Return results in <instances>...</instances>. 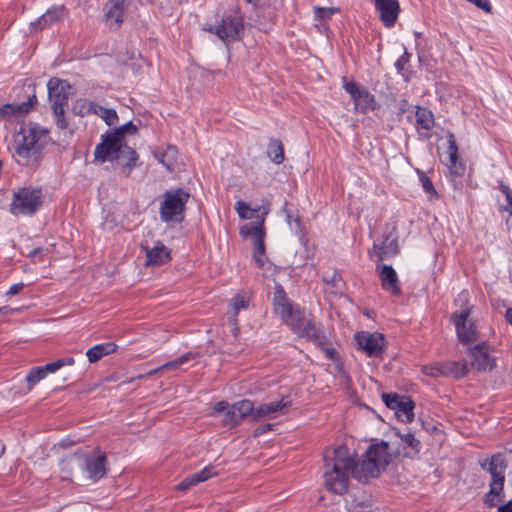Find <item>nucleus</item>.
<instances>
[{
    "mask_svg": "<svg viewBox=\"0 0 512 512\" xmlns=\"http://www.w3.org/2000/svg\"><path fill=\"white\" fill-rule=\"evenodd\" d=\"M229 403L227 401H219L214 405V412L227 414V410H230Z\"/></svg>",
    "mask_w": 512,
    "mask_h": 512,
    "instance_id": "52",
    "label": "nucleus"
},
{
    "mask_svg": "<svg viewBox=\"0 0 512 512\" xmlns=\"http://www.w3.org/2000/svg\"><path fill=\"white\" fill-rule=\"evenodd\" d=\"M92 107H94V102L87 99H78L74 103L72 110L76 115L85 116L91 113Z\"/></svg>",
    "mask_w": 512,
    "mask_h": 512,
    "instance_id": "38",
    "label": "nucleus"
},
{
    "mask_svg": "<svg viewBox=\"0 0 512 512\" xmlns=\"http://www.w3.org/2000/svg\"><path fill=\"white\" fill-rule=\"evenodd\" d=\"M3 311V308H0V313Z\"/></svg>",
    "mask_w": 512,
    "mask_h": 512,
    "instance_id": "63",
    "label": "nucleus"
},
{
    "mask_svg": "<svg viewBox=\"0 0 512 512\" xmlns=\"http://www.w3.org/2000/svg\"><path fill=\"white\" fill-rule=\"evenodd\" d=\"M127 7V0H109L104 6V20L110 28L117 30L123 23V14Z\"/></svg>",
    "mask_w": 512,
    "mask_h": 512,
    "instance_id": "19",
    "label": "nucleus"
},
{
    "mask_svg": "<svg viewBox=\"0 0 512 512\" xmlns=\"http://www.w3.org/2000/svg\"><path fill=\"white\" fill-rule=\"evenodd\" d=\"M420 175V182L422 184V188L424 192L428 195L430 200L438 199V193L434 188V185L429 177H427L423 172L418 171Z\"/></svg>",
    "mask_w": 512,
    "mask_h": 512,
    "instance_id": "39",
    "label": "nucleus"
},
{
    "mask_svg": "<svg viewBox=\"0 0 512 512\" xmlns=\"http://www.w3.org/2000/svg\"><path fill=\"white\" fill-rule=\"evenodd\" d=\"M402 441L412 449L418 451L420 442L415 438L414 434L408 432L400 435Z\"/></svg>",
    "mask_w": 512,
    "mask_h": 512,
    "instance_id": "44",
    "label": "nucleus"
},
{
    "mask_svg": "<svg viewBox=\"0 0 512 512\" xmlns=\"http://www.w3.org/2000/svg\"><path fill=\"white\" fill-rule=\"evenodd\" d=\"M500 191L505 195L506 200H512V190L509 186L505 185L504 183H501L499 186Z\"/></svg>",
    "mask_w": 512,
    "mask_h": 512,
    "instance_id": "55",
    "label": "nucleus"
},
{
    "mask_svg": "<svg viewBox=\"0 0 512 512\" xmlns=\"http://www.w3.org/2000/svg\"><path fill=\"white\" fill-rule=\"evenodd\" d=\"M249 306V299L241 293L236 294L232 300H231V308L233 312L234 321L236 322V316L238 313L243 310L247 309Z\"/></svg>",
    "mask_w": 512,
    "mask_h": 512,
    "instance_id": "35",
    "label": "nucleus"
},
{
    "mask_svg": "<svg viewBox=\"0 0 512 512\" xmlns=\"http://www.w3.org/2000/svg\"><path fill=\"white\" fill-rule=\"evenodd\" d=\"M343 88L353 99L356 110L366 114L375 109V97L366 87L354 81H345Z\"/></svg>",
    "mask_w": 512,
    "mask_h": 512,
    "instance_id": "11",
    "label": "nucleus"
},
{
    "mask_svg": "<svg viewBox=\"0 0 512 512\" xmlns=\"http://www.w3.org/2000/svg\"><path fill=\"white\" fill-rule=\"evenodd\" d=\"M120 165L123 166V168L125 167V163L128 162V157H123L121 160H116Z\"/></svg>",
    "mask_w": 512,
    "mask_h": 512,
    "instance_id": "61",
    "label": "nucleus"
},
{
    "mask_svg": "<svg viewBox=\"0 0 512 512\" xmlns=\"http://www.w3.org/2000/svg\"><path fill=\"white\" fill-rule=\"evenodd\" d=\"M323 281L337 286V283L341 281V275L338 272H333L330 276L325 274L323 275Z\"/></svg>",
    "mask_w": 512,
    "mask_h": 512,
    "instance_id": "51",
    "label": "nucleus"
},
{
    "mask_svg": "<svg viewBox=\"0 0 512 512\" xmlns=\"http://www.w3.org/2000/svg\"><path fill=\"white\" fill-rule=\"evenodd\" d=\"M101 118L105 121V123L108 126H112L116 124L118 121V115L114 109L107 108L105 111H103V115Z\"/></svg>",
    "mask_w": 512,
    "mask_h": 512,
    "instance_id": "43",
    "label": "nucleus"
},
{
    "mask_svg": "<svg viewBox=\"0 0 512 512\" xmlns=\"http://www.w3.org/2000/svg\"><path fill=\"white\" fill-rule=\"evenodd\" d=\"M240 233L243 237L251 236L253 238V241H255V239H258L259 236H261V238H264L265 237L264 220L262 219L258 223H249V224L243 226L240 230Z\"/></svg>",
    "mask_w": 512,
    "mask_h": 512,
    "instance_id": "30",
    "label": "nucleus"
},
{
    "mask_svg": "<svg viewBox=\"0 0 512 512\" xmlns=\"http://www.w3.org/2000/svg\"><path fill=\"white\" fill-rule=\"evenodd\" d=\"M422 372L427 376H431V377H435V378L443 377L441 362H436V363L430 364V365H424L422 367Z\"/></svg>",
    "mask_w": 512,
    "mask_h": 512,
    "instance_id": "41",
    "label": "nucleus"
},
{
    "mask_svg": "<svg viewBox=\"0 0 512 512\" xmlns=\"http://www.w3.org/2000/svg\"><path fill=\"white\" fill-rule=\"evenodd\" d=\"M273 305L275 312L294 333L312 341L328 359H335L336 351L322 326L317 325L310 314L307 315L299 306L294 305L280 285L275 287Z\"/></svg>",
    "mask_w": 512,
    "mask_h": 512,
    "instance_id": "2",
    "label": "nucleus"
},
{
    "mask_svg": "<svg viewBox=\"0 0 512 512\" xmlns=\"http://www.w3.org/2000/svg\"><path fill=\"white\" fill-rule=\"evenodd\" d=\"M376 10L379 12L380 20L386 27L395 25L400 6L398 0H373Z\"/></svg>",
    "mask_w": 512,
    "mask_h": 512,
    "instance_id": "20",
    "label": "nucleus"
},
{
    "mask_svg": "<svg viewBox=\"0 0 512 512\" xmlns=\"http://www.w3.org/2000/svg\"><path fill=\"white\" fill-rule=\"evenodd\" d=\"M374 249L379 261L396 256L399 252L396 227H393L380 244L374 243Z\"/></svg>",
    "mask_w": 512,
    "mask_h": 512,
    "instance_id": "21",
    "label": "nucleus"
},
{
    "mask_svg": "<svg viewBox=\"0 0 512 512\" xmlns=\"http://www.w3.org/2000/svg\"><path fill=\"white\" fill-rule=\"evenodd\" d=\"M49 99L53 110L65 109L68 103L70 85L65 80L51 78L47 84Z\"/></svg>",
    "mask_w": 512,
    "mask_h": 512,
    "instance_id": "14",
    "label": "nucleus"
},
{
    "mask_svg": "<svg viewBox=\"0 0 512 512\" xmlns=\"http://www.w3.org/2000/svg\"><path fill=\"white\" fill-rule=\"evenodd\" d=\"M507 463L501 454L491 457L488 471L491 474L490 489L484 497L489 507H497L504 498L505 470Z\"/></svg>",
    "mask_w": 512,
    "mask_h": 512,
    "instance_id": "6",
    "label": "nucleus"
},
{
    "mask_svg": "<svg viewBox=\"0 0 512 512\" xmlns=\"http://www.w3.org/2000/svg\"><path fill=\"white\" fill-rule=\"evenodd\" d=\"M441 367L443 377H453L459 379L468 373V367L465 362L444 361L441 362Z\"/></svg>",
    "mask_w": 512,
    "mask_h": 512,
    "instance_id": "27",
    "label": "nucleus"
},
{
    "mask_svg": "<svg viewBox=\"0 0 512 512\" xmlns=\"http://www.w3.org/2000/svg\"><path fill=\"white\" fill-rule=\"evenodd\" d=\"M117 349V345L113 342H106L97 344L86 352V356L90 363H96L102 357L114 353Z\"/></svg>",
    "mask_w": 512,
    "mask_h": 512,
    "instance_id": "28",
    "label": "nucleus"
},
{
    "mask_svg": "<svg viewBox=\"0 0 512 512\" xmlns=\"http://www.w3.org/2000/svg\"><path fill=\"white\" fill-rule=\"evenodd\" d=\"M339 11L338 8L335 7H315L314 14L318 19L326 20L330 19L335 13Z\"/></svg>",
    "mask_w": 512,
    "mask_h": 512,
    "instance_id": "40",
    "label": "nucleus"
},
{
    "mask_svg": "<svg viewBox=\"0 0 512 512\" xmlns=\"http://www.w3.org/2000/svg\"><path fill=\"white\" fill-rule=\"evenodd\" d=\"M72 461L73 459L72 458H68V459H65L61 462V466H62V472L65 473L66 475L63 477L65 479H68L70 478V472L72 470Z\"/></svg>",
    "mask_w": 512,
    "mask_h": 512,
    "instance_id": "50",
    "label": "nucleus"
},
{
    "mask_svg": "<svg viewBox=\"0 0 512 512\" xmlns=\"http://www.w3.org/2000/svg\"><path fill=\"white\" fill-rule=\"evenodd\" d=\"M416 129L420 135L429 137V131L434 127L435 119L432 111L418 106L415 112Z\"/></svg>",
    "mask_w": 512,
    "mask_h": 512,
    "instance_id": "25",
    "label": "nucleus"
},
{
    "mask_svg": "<svg viewBox=\"0 0 512 512\" xmlns=\"http://www.w3.org/2000/svg\"><path fill=\"white\" fill-rule=\"evenodd\" d=\"M382 400L386 406L395 411L398 420L409 423L414 418V402L407 396L396 393H383Z\"/></svg>",
    "mask_w": 512,
    "mask_h": 512,
    "instance_id": "10",
    "label": "nucleus"
},
{
    "mask_svg": "<svg viewBox=\"0 0 512 512\" xmlns=\"http://www.w3.org/2000/svg\"><path fill=\"white\" fill-rule=\"evenodd\" d=\"M448 140V154H458V146L455 140V137L452 133H449L447 136Z\"/></svg>",
    "mask_w": 512,
    "mask_h": 512,
    "instance_id": "47",
    "label": "nucleus"
},
{
    "mask_svg": "<svg viewBox=\"0 0 512 512\" xmlns=\"http://www.w3.org/2000/svg\"><path fill=\"white\" fill-rule=\"evenodd\" d=\"M49 142L48 130L38 126L22 127L14 137L13 157L18 165L35 171L42 164Z\"/></svg>",
    "mask_w": 512,
    "mask_h": 512,
    "instance_id": "3",
    "label": "nucleus"
},
{
    "mask_svg": "<svg viewBox=\"0 0 512 512\" xmlns=\"http://www.w3.org/2000/svg\"><path fill=\"white\" fill-rule=\"evenodd\" d=\"M106 109L107 108H104V107L94 103V107H92L91 113L96 114L101 117L103 115V111H105Z\"/></svg>",
    "mask_w": 512,
    "mask_h": 512,
    "instance_id": "56",
    "label": "nucleus"
},
{
    "mask_svg": "<svg viewBox=\"0 0 512 512\" xmlns=\"http://www.w3.org/2000/svg\"><path fill=\"white\" fill-rule=\"evenodd\" d=\"M324 479L326 488L338 495L348 491L350 473L361 482L375 478L389 464L388 443L371 444L359 463H355L349 449L339 446L331 455H325Z\"/></svg>",
    "mask_w": 512,
    "mask_h": 512,
    "instance_id": "1",
    "label": "nucleus"
},
{
    "mask_svg": "<svg viewBox=\"0 0 512 512\" xmlns=\"http://www.w3.org/2000/svg\"><path fill=\"white\" fill-rule=\"evenodd\" d=\"M95 159L100 162L121 160L123 157H128V162L125 163L124 177H129L133 168L138 166L139 156L137 152L124 144V141L119 137L118 132L109 131L102 135V142L95 147Z\"/></svg>",
    "mask_w": 512,
    "mask_h": 512,
    "instance_id": "4",
    "label": "nucleus"
},
{
    "mask_svg": "<svg viewBox=\"0 0 512 512\" xmlns=\"http://www.w3.org/2000/svg\"><path fill=\"white\" fill-rule=\"evenodd\" d=\"M43 191L39 187L26 186L13 193L10 212L13 215H34L43 204Z\"/></svg>",
    "mask_w": 512,
    "mask_h": 512,
    "instance_id": "5",
    "label": "nucleus"
},
{
    "mask_svg": "<svg viewBox=\"0 0 512 512\" xmlns=\"http://www.w3.org/2000/svg\"><path fill=\"white\" fill-rule=\"evenodd\" d=\"M355 340L369 357H379L384 352L385 339L381 333L361 331L355 334Z\"/></svg>",
    "mask_w": 512,
    "mask_h": 512,
    "instance_id": "13",
    "label": "nucleus"
},
{
    "mask_svg": "<svg viewBox=\"0 0 512 512\" xmlns=\"http://www.w3.org/2000/svg\"><path fill=\"white\" fill-rule=\"evenodd\" d=\"M114 132L119 133V137L124 141V136L126 133L134 134L137 132V127L130 121L124 125H122L120 128H117L113 130Z\"/></svg>",
    "mask_w": 512,
    "mask_h": 512,
    "instance_id": "45",
    "label": "nucleus"
},
{
    "mask_svg": "<svg viewBox=\"0 0 512 512\" xmlns=\"http://www.w3.org/2000/svg\"><path fill=\"white\" fill-rule=\"evenodd\" d=\"M217 474L218 473L214 466H212V465L206 466L201 471L187 476L176 486V488H177V490L185 491L200 482H204V481L212 478L213 476H216Z\"/></svg>",
    "mask_w": 512,
    "mask_h": 512,
    "instance_id": "24",
    "label": "nucleus"
},
{
    "mask_svg": "<svg viewBox=\"0 0 512 512\" xmlns=\"http://www.w3.org/2000/svg\"><path fill=\"white\" fill-rule=\"evenodd\" d=\"M196 357V354L192 353V352H188L184 355H181L180 357L176 358L175 360H172V361H169V362H166L165 364H163L162 366L150 371L148 373V375H153L155 374L156 372L160 371V370H169V369H177L179 368L180 366H182L183 364L187 363L188 361L194 359Z\"/></svg>",
    "mask_w": 512,
    "mask_h": 512,
    "instance_id": "32",
    "label": "nucleus"
},
{
    "mask_svg": "<svg viewBox=\"0 0 512 512\" xmlns=\"http://www.w3.org/2000/svg\"><path fill=\"white\" fill-rule=\"evenodd\" d=\"M498 512H512V500L504 505L498 506Z\"/></svg>",
    "mask_w": 512,
    "mask_h": 512,
    "instance_id": "57",
    "label": "nucleus"
},
{
    "mask_svg": "<svg viewBox=\"0 0 512 512\" xmlns=\"http://www.w3.org/2000/svg\"><path fill=\"white\" fill-rule=\"evenodd\" d=\"M59 362L63 363V367L66 365H73L74 364V358L73 357H66L58 359Z\"/></svg>",
    "mask_w": 512,
    "mask_h": 512,
    "instance_id": "59",
    "label": "nucleus"
},
{
    "mask_svg": "<svg viewBox=\"0 0 512 512\" xmlns=\"http://www.w3.org/2000/svg\"><path fill=\"white\" fill-rule=\"evenodd\" d=\"M264 254H265L264 238H261V236H259L258 239H255V241H254V251H253V257H254V260L257 263L258 267H263L265 264V261L263 258Z\"/></svg>",
    "mask_w": 512,
    "mask_h": 512,
    "instance_id": "36",
    "label": "nucleus"
},
{
    "mask_svg": "<svg viewBox=\"0 0 512 512\" xmlns=\"http://www.w3.org/2000/svg\"><path fill=\"white\" fill-rule=\"evenodd\" d=\"M377 271L382 289L394 296L401 295L400 281L394 268L390 265L381 264L377 265Z\"/></svg>",
    "mask_w": 512,
    "mask_h": 512,
    "instance_id": "18",
    "label": "nucleus"
},
{
    "mask_svg": "<svg viewBox=\"0 0 512 512\" xmlns=\"http://www.w3.org/2000/svg\"><path fill=\"white\" fill-rule=\"evenodd\" d=\"M207 30L211 33H215L222 41L226 43L234 42L239 40L243 34V18L236 12L225 14L223 15L219 25H217L215 28L210 26Z\"/></svg>",
    "mask_w": 512,
    "mask_h": 512,
    "instance_id": "8",
    "label": "nucleus"
},
{
    "mask_svg": "<svg viewBox=\"0 0 512 512\" xmlns=\"http://www.w3.org/2000/svg\"><path fill=\"white\" fill-rule=\"evenodd\" d=\"M4 451H5V446L0 443V457L3 455Z\"/></svg>",
    "mask_w": 512,
    "mask_h": 512,
    "instance_id": "62",
    "label": "nucleus"
},
{
    "mask_svg": "<svg viewBox=\"0 0 512 512\" xmlns=\"http://www.w3.org/2000/svg\"><path fill=\"white\" fill-rule=\"evenodd\" d=\"M3 311V308H0V313Z\"/></svg>",
    "mask_w": 512,
    "mask_h": 512,
    "instance_id": "64",
    "label": "nucleus"
},
{
    "mask_svg": "<svg viewBox=\"0 0 512 512\" xmlns=\"http://www.w3.org/2000/svg\"><path fill=\"white\" fill-rule=\"evenodd\" d=\"M505 319L507 323L512 326V308H508L505 312Z\"/></svg>",
    "mask_w": 512,
    "mask_h": 512,
    "instance_id": "60",
    "label": "nucleus"
},
{
    "mask_svg": "<svg viewBox=\"0 0 512 512\" xmlns=\"http://www.w3.org/2000/svg\"><path fill=\"white\" fill-rule=\"evenodd\" d=\"M24 288V284L23 283H16V284H13L9 290L6 292V295L7 296H13V295H16L18 293H20Z\"/></svg>",
    "mask_w": 512,
    "mask_h": 512,
    "instance_id": "53",
    "label": "nucleus"
},
{
    "mask_svg": "<svg viewBox=\"0 0 512 512\" xmlns=\"http://www.w3.org/2000/svg\"><path fill=\"white\" fill-rule=\"evenodd\" d=\"M67 10L64 5H55L49 8L45 14L30 24L31 31H41L47 27L58 23L67 16Z\"/></svg>",
    "mask_w": 512,
    "mask_h": 512,
    "instance_id": "17",
    "label": "nucleus"
},
{
    "mask_svg": "<svg viewBox=\"0 0 512 512\" xmlns=\"http://www.w3.org/2000/svg\"><path fill=\"white\" fill-rule=\"evenodd\" d=\"M449 161L447 167L450 173L456 177L462 176L465 173V165L459 160L458 154H448Z\"/></svg>",
    "mask_w": 512,
    "mask_h": 512,
    "instance_id": "34",
    "label": "nucleus"
},
{
    "mask_svg": "<svg viewBox=\"0 0 512 512\" xmlns=\"http://www.w3.org/2000/svg\"><path fill=\"white\" fill-rule=\"evenodd\" d=\"M235 210L237 211V213L241 219L252 218V215H248V212L251 210L250 206L242 200H239L236 202Z\"/></svg>",
    "mask_w": 512,
    "mask_h": 512,
    "instance_id": "42",
    "label": "nucleus"
},
{
    "mask_svg": "<svg viewBox=\"0 0 512 512\" xmlns=\"http://www.w3.org/2000/svg\"><path fill=\"white\" fill-rule=\"evenodd\" d=\"M146 252V266H161L171 260V251L162 243L156 246L142 247Z\"/></svg>",
    "mask_w": 512,
    "mask_h": 512,
    "instance_id": "23",
    "label": "nucleus"
},
{
    "mask_svg": "<svg viewBox=\"0 0 512 512\" xmlns=\"http://www.w3.org/2000/svg\"><path fill=\"white\" fill-rule=\"evenodd\" d=\"M472 307L466 305L461 311H455L451 314L458 340L463 343H472L478 339V333L475 323L470 319Z\"/></svg>",
    "mask_w": 512,
    "mask_h": 512,
    "instance_id": "9",
    "label": "nucleus"
},
{
    "mask_svg": "<svg viewBox=\"0 0 512 512\" xmlns=\"http://www.w3.org/2000/svg\"><path fill=\"white\" fill-rule=\"evenodd\" d=\"M267 156L275 164H281L284 161V147L280 140L270 139L267 146Z\"/></svg>",
    "mask_w": 512,
    "mask_h": 512,
    "instance_id": "29",
    "label": "nucleus"
},
{
    "mask_svg": "<svg viewBox=\"0 0 512 512\" xmlns=\"http://www.w3.org/2000/svg\"><path fill=\"white\" fill-rule=\"evenodd\" d=\"M55 114V123L57 127L61 130H64L68 127V122L65 118V109H61V112L59 110H53Z\"/></svg>",
    "mask_w": 512,
    "mask_h": 512,
    "instance_id": "46",
    "label": "nucleus"
},
{
    "mask_svg": "<svg viewBox=\"0 0 512 512\" xmlns=\"http://www.w3.org/2000/svg\"><path fill=\"white\" fill-rule=\"evenodd\" d=\"M409 61H410V54L407 51H405L403 53V55H401L395 62V68H396L397 72L404 78L405 81H408L409 76H410L409 71L406 68Z\"/></svg>",
    "mask_w": 512,
    "mask_h": 512,
    "instance_id": "37",
    "label": "nucleus"
},
{
    "mask_svg": "<svg viewBox=\"0 0 512 512\" xmlns=\"http://www.w3.org/2000/svg\"><path fill=\"white\" fill-rule=\"evenodd\" d=\"M291 406V401L282 398L276 402L262 403L255 406L256 421L261 419H274L278 416L285 415Z\"/></svg>",
    "mask_w": 512,
    "mask_h": 512,
    "instance_id": "16",
    "label": "nucleus"
},
{
    "mask_svg": "<svg viewBox=\"0 0 512 512\" xmlns=\"http://www.w3.org/2000/svg\"><path fill=\"white\" fill-rule=\"evenodd\" d=\"M178 151L175 146H168L159 157V162L170 172L174 171L177 164Z\"/></svg>",
    "mask_w": 512,
    "mask_h": 512,
    "instance_id": "31",
    "label": "nucleus"
},
{
    "mask_svg": "<svg viewBox=\"0 0 512 512\" xmlns=\"http://www.w3.org/2000/svg\"><path fill=\"white\" fill-rule=\"evenodd\" d=\"M272 427H273L272 424L261 425L254 430V436H260V435L266 433L267 431H270L272 429Z\"/></svg>",
    "mask_w": 512,
    "mask_h": 512,
    "instance_id": "54",
    "label": "nucleus"
},
{
    "mask_svg": "<svg viewBox=\"0 0 512 512\" xmlns=\"http://www.w3.org/2000/svg\"><path fill=\"white\" fill-rule=\"evenodd\" d=\"M43 250L40 247L34 248L32 251L29 252L28 257L35 258L38 255L42 254Z\"/></svg>",
    "mask_w": 512,
    "mask_h": 512,
    "instance_id": "58",
    "label": "nucleus"
},
{
    "mask_svg": "<svg viewBox=\"0 0 512 512\" xmlns=\"http://www.w3.org/2000/svg\"><path fill=\"white\" fill-rule=\"evenodd\" d=\"M470 3H473L478 8L482 9L485 12H491L492 6L489 0H467Z\"/></svg>",
    "mask_w": 512,
    "mask_h": 512,
    "instance_id": "48",
    "label": "nucleus"
},
{
    "mask_svg": "<svg viewBox=\"0 0 512 512\" xmlns=\"http://www.w3.org/2000/svg\"><path fill=\"white\" fill-rule=\"evenodd\" d=\"M189 197L190 194L181 188L166 191L160 205V219L166 223L182 222Z\"/></svg>",
    "mask_w": 512,
    "mask_h": 512,
    "instance_id": "7",
    "label": "nucleus"
},
{
    "mask_svg": "<svg viewBox=\"0 0 512 512\" xmlns=\"http://www.w3.org/2000/svg\"><path fill=\"white\" fill-rule=\"evenodd\" d=\"M249 419L251 422H256L255 406L251 400L244 399L235 402L227 410L224 424L233 428L242 423V421Z\"/></svg>",
    "mask_w": 512,
    "mask_h": 512,
    "instance_id": "12",
    "label": "nucleus"
},
{
    "mask_svg": "<svg viewBox=\"0 0 512 512\" xmlns=\"http://www.w3.org/2000/svg\"><path fill=\"white\" fill-rule=\"evenodd\" d=\"M45 370L43 366H36L30 369L28 374L26 375V382L28 384V389L31 390L40 380L46 377Z\"/></svg>",
    "mask_w": 512,
    "mask_h": 512,
    "instance_id": "33",
    "label": "nucleus"
},
{
    "mask_svg": "<svg viewBox=\"0 0 512 512\" xmlns=\"http://www.w3.org/2000/svg\"><path fill=\"white\" fill-rule=\"evenodd\" d=\"M106 455L101 454L96 457L87 458L85 462V469L89 477L94 480H99L106 474Z\"/></svg>",
    "mask_w": 512,
    "mask_h": 512,
    "instance_id": "26",
    "label": "nucleus"
},
{
    "mask_svg": "<svg viewBox=\"0 0 512 512\" xmlns=\"http://www.w3.org/2000/svg\"><path fill=\"white\" fill-rule=\"evenodd\" d=\"M62 367H63V363L59 362L58 360H56L54 362H51V363H48V364L43 366L46 375L49 374V373H55L56 371H58Z\"/></svg>",
    "mask_w": 512,
    "mask_h": 512,
    "instance_id": "49",
    "label": "nucleus"
},
{
    "mask_svg": "<svg viewBox=\"0 0 512 512\" xmlns=\"http://www.w3.org/2000/svg\"><path fill=\"white\" fill-rule=\"evenodd\" d=\"M37 102L36 95L33 94L27 101L21 104H5L0 106V120H10L12 117L23 116L32 110Z\"/></svg>",
    "mask_w": 512,
    "mask_h": 512,
    "instance_id": "22",
    "label": "nucleus"
},
{
    "mask_svg": "<svg viewBox=\"0 0 512 512\" xmlns=\"http://www.w3.org/2000/svg\"><path fill=\"white\" fill-rule=\"evenodd\" d=\"M472 357L471 365L478 371H491L496 366V360L490 355L489 346L481 342L469 349Z\"/></svg>",
    "mask_w": 512,
    "mask_h": 512,
    "instance_id": "15",
    "label": "nucleus"
}]
</instances>
